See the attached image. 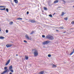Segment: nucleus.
Returning a JSON list of instances; mask_svg holds the SVG:
<instances>
[{
    "label": "nucleus",
    "mask_w": 74,
    "mask_h": 74,
    "mask_svg": "<svg viewBox=\"0 0 74 74\" xmlns=\"http://www.w3.org/2000/svg\"><path fill=\"white\" fill-rule=\"evenodd\" d=\"M12 23H13V22L12 21L9 24L10 25H12Z\"/></svg>",
    "instance_id": "f3484780"
},
{
    "label": "nucleus",
    "mask_w": 74,
    "mask_h": 74,
    "mask_svg": "<svg viewBox=\"0 0 74 74\" xmlns=\"http://www.w3.org/2000/svg\"><path fill=\"white\" fill-rule=\"evenodd\" d=\"M48 57H49V58H50L51 56V54H49L48 55Z\"/></svg>",
    "instance_id": "4be33fe9"
},
{
    "label": "nucleus",
    "mask_w": 74,
    "mask_h": 74,
    "mask_svg": "<svg viewBox=\"0 0 74 74\" xmlns=\"http://www.w3.org/2000/svg\"><path fill=\"white\" fill-rule=\"evenodd\" d=\"M25 37L27 39V40H31V38L29 37V36H28L27 34H26L25 35Z\"/></svg>",
    "instance_id": "39448f33"
},
{
    "label": "nucleus",
    "mask_w": 74,
    "mask_h": 74,
    "mask_svg": "<svg viewBox=\"0 0 74 74\" xmlns=\"http://www.w3.org/2000/svg\"><path fill=\"white\" fill-rule=\"evenodd\" d=\"M62 1L63 2H64V3H66V2L64 1V0H62Z\"/></svg>",
    "instance_id": "f704fd0d"
},
{
    "label": "nucleus",
    "mask_w": 74,
    "mask_h": 74,
    "mask_svg": "<svg viewBox=\"0 0 74 74\" xmlns=\"http://www.w3.org/2000/svg\"><path fill=\"white\" fill-rule=\"evenodd\" d=\"M9 74H12V73H11V72Z\"/></svg>",
    "instance_id": "4c0bfd02"
},
{
    "label": "nucleus",
    "mask_w": 74,
    "mask_h": 74,
    "mask_svg": "<svg viewBox=\"0 0 74 74\" xmlns=\"http://www.w3.org/2000/svg\"><path fill=\"white\" fill-rule=\"evenodd\" d=\"M34 50V49H33V50H32V51H33Z\"/></svg>",
    "instance_id": "79ce46f5"
},
{
    "label": "nucleus",
    "mask_w": 74,
    "mask_h": 74,
    "mask_svg": "<svg viewBox=\"0 0 74 74\" xmlns=\"http://www.w3.org/2000/svg\"><path fill=\"white\" fill-rule=\"evenodd\" d=\"M43 8L45 10H48V9L47 8H45V7H44Z\"/></svg>",
    "instance_id": "4468645a"
},
{
    "label": "nucleus",
    "mask_w": 74,
    "mask_h": 74,
    "mask_svg": "<svg viewBox=\"0 0 74 74\" xmlns=\"http://www.w3.org/2000/svg\"><path fill=\"white\" fill-rule=\"evenodd\" d=\"M12 46V45L11 44H8L6 45V47H7V48H9V47H11Z\"/></svg>",
    "instance_id": "0eeeda50"
},
{
    "label": "nucleus",
    "mask_w": 74,
    "mask_h": 74,
    "mask_svg": "<svg viewBox=\"0 0 74 74\" xmlns=\"http://www.w3.org/2000/svg\"><path fill=\"white\" fill-rule=\"evenodd\" d=\"M59 1L58 0L55 1L54 2V3H58Z\"/></svg>",
    "instance_id": "9b49d317"
},
{
    "label": "nucleus",
    "mask_w": 74,
    "mask_h": 74,
    "mask_svg": "<svg viewBox=\"0 0 74 74\" xmlns=\"http://www.w3.org/2000/svg\"><path fill=\"white\" fill-rule=\"evenodd\" d=\"M10 70L11 72H12V73H13V72H14V70L12 69H10V70Z\"/></svg>",
    "instance_id": "6ab92c4d"
},
{
    "label": "nucleus",
    "mask_w": 74,
    "mask_h": 74,
    "mask_svg": "<svg viewBox=\"0 0 74 74\" xmlns=\"http://www.w3.org/2000/svg\"><path fill=\"white\" fill-rule=\"evenodd\" d=\"M72 24H73V25H74V21H72Z\"/></svg>",
    "instance_id": "7c9ffc66"
},
{
    "label": "nucleus",
    "mask_w": 74,
    "mask_h": 74,
    "mask_svg": "<svg viewBox=\"0 0 74 74\" xmlns=\"http://www.w3.org/2000/svg\"><path fill=\"white\" fill-rule=\"evenodd\" d=\"M49 16H50V17H52V15L51 14H50L49 15Z\"/></svg>",
    "instance_id": "a878e982"
},
{
    "label": "nucleus",
    "mask_w": 74,
    "mask_h": 74,
    "mask_svg": "<svg viewBox=\"0 0 74 74\" xmlns=\"http://www.w3.org/2000/svg\"><path fill=\"white\" fill-rule=\"evenodd\" d=\"M34 33V31H33L32 32L30 33L31 35H32V34H33Z\"/></svg>",
    "instance_id": "5701e85b"
},
{
    "label": "nucleus",
    "mask_w": 74,
    "mask_h": 74,
    "mask_svg": "<svg viewBox=\"0 0 74 74\" xmlns=\"http://www.w3.org/2000/svg\"><path fill=\"white\" fill-rule=\"evenodd\" d=\"M49 6H51V5H49Z\"/></svg>",
    "instance_id": "a19ab883"
},
{
    "label": "nucleus",
    "mask_w": 74,
    "mask_h": 74,
    "mask_svg": "<svg viewBox=\"0 0 74 74\" xmlns=\"http://www.w3.org/2000/svg\"><path fill=\"white\" fill-rule=\"evenodd\" d=\"M72 52H73V53H74V49H73V51Z\"/></svg>",
    "instance_id": "c9c22d12"
},
{
    "label": "nucleus",
    "mask_w": 74,
    "mask_h": 74,
    "mask_svg": "<svg viewBox=\"0 0 74 74\" xmlns=\"http://www.w3.org/2000/svg\"><path fill=\"white\" fill-rule=\"evenodd\" d=\"M52 67H54V68L56 67V66L55 64H52Z\"/></svg>",
    "instance_id": "9d476101"
},
{
    "label": "nucleus",
    "mask_w": 74,
    "mask_h": 74,
    "mask_svg": "<svg viewBox=\"0 0 74 74\" xmlns=\"http://www.w3.org/2000/svg\"><path fill=\"white\" fill-rule=\"evenodd\" d=\"M63 33H66V32H63Z\"/></svg>",
    "instance_id": "e433bc0d"
},
{
    "label": "nucleus",
    "mask_w": 74,
    "mask_h": 74,
    "mask_svg": "<svg viewBox=\"0 0 74 74\" xmlns=\"http://www.w3.org/2000/svg\"><path fill=\"white\" fill-rule=\"evenodd\" d=\"M5 10V8H4L3 9H0V10Z\"/></svg>",
    "instance_id": "a211bd4d"
},
{
    "label": "nucleus",
    "mask_w": 74,
    "mask_h": 74,
    "mask_svg": "<svg viewBox=\"0 0 74 74\" xmlns=\"http://www.w3.org/2000/svg\"><path fill=\"white\" fill-rule=\"evenodd\" d=\"M14 1L15 3H16V4H17V3H18V0H14Z\"/></svg>",
    "instance_id": "ddd939ff"
},
{
    "label": "nucleus",
    "mask_w": 74,
    "mask_h": 74,
    "mask_svg": "<svg viewBox=\"0 0 74 74\" xmlns=\"http://www.w3.org/2000/svg\"><path fill=\"white\" fill-rule=\"evenodd\" d=\"M42 37H43V38H44V37H45V36L44 35H42Z\"/></svg>",
    "instance_id": "c756f323"
},
{
    "label": "nucleus",
    "mask_w": 74,
    "mask_h": 74,
    "mask_svg": "<svg viewBox=\"0 0 74 74\" xmlns=\"http://www.w3.org/2000/svg\"><path fill=\"white\" fill-rule=\"evenodd\" d=\"M17 19H20V20H22V18H17Z\"/></svg>",
    "instance_id": "aec40b11"
},
{
    "label": "nucleus",
    "mask_w": 74,
    "mask_h": 74,
    "mask_svg": "<svg viewBox=\"0 0 74 74\" xmlns=\"http://www.w3.org/2000/svg\"><path fill=\"white\" fill-rule=\"evenodd\" d=\"M4 38L3 36H1L0 37V39H4Z\"/></svg>",
    "instance_id": "2eb2a0df"
},
{
    "label": "nucleus",
    "mask_w": 74,
    "mask_h": 74,
    "mask_svg": "<svg viewBox=\"0 0 74 74\" xmlns=\"http://www.w3.org/2000/svg\"><path fill=\"white\" fill-rule=\"evenodd\" d=\"M2 7H4V6H0V8H1Z\"/></svg>",
    "instance_id": "2f4dec72"
},
{
    "label": "nucleus",
    "mask_w": 74,
    "mask_h": 74,
    "mask_svg": "<svg viewBox=\"0 0 74 74\" xmlns=\"http://www.w3.org/2000/svg\"><path fill=\"white\" fill-rule=\"evenodd\" d=\"M73 53H74L73 52V51L70 54V55H72L73 54Z\"/></svg>",
    "instance_id": "cd10ccee"
},
{
    "label": "nucleus",
    "mask_w": 74,
    "mask_h": 74,
    "mask_svg": "<svg viewBox=\"0 0 74 74\" xmlns=\"http://www.w3.org/2000/svg\"><path fill=\"white\" fill-rule=\"evenodd\" d=\"M6 11L8 12V8H6Z\"/></svg>",
    "instance_id": "b1692460"
},
{
    "label": "nucleus",
    "mask_w": 74,
    "mask_h": 74,
    "mask_svg": "<svg viewBox=\"0 0 74 74\" xmlns=\"http://www.w3.org/2000/svg\"><path fill=\"white\" fill-rule=\"evenodd\" d=\"M10 60H11L9 59L7 61L5 64V66H7V65H8L9 64V63H10Z\"/></svg>",
    "instance_id": "423d86ee"
},
{
    "label": "nucleus",
    "mask_w": 74,
    "mask_h": 74,
    "mask_svg": "<svg viewBox=\"0 0 74 74\" xmlns=\"http://www.w3.org/2000/svg\"><path fill=\"white\" fill-rule=\"evenodd\" d=\"M56 32H59V30H57V29H56Z\"/></svg>",
    "instance_id": "473e14b6"
},
{
    "label": "nucleus",
    "mask_w": 74,
    "mask_h": 74,
    "mask_svg": "<svg viewBox=\"0 0 74 74\" xmlns=\"http://www.w3.org/2000/svg\"><path fill=\"white\" fill-rule=\"evenodd\" d=\"M16 56H18V54H16Z\"/></svg>",
    "instance_id": "ea45409f"
},
{
    "label": "nucleus",
    "mask_w": 74,
    "mask_h": 74,
    "mask_svg": "<svg viewBox=\"0 0 74 74\" xmlns=\"http://www.w3.org/2000/svg\"><path fill=\"white\" fill-rule=\"evenodd\" d=\"M24 42H25L26 43H27V42L25 40H24Z\"/></svg>",
    "instance_id": "393cba45"
},
{
    "label": "nucleus",
    "mask_w": 74,
    "mask_h": 74,
    "mask_svg": "<svg viewBox=\"0 0 74 74\" xmlns=\"http://www.w3.org/2000/svg\"><path fill=\"white\" fill-rule=\"evenodd\" d=\"M34 56H37L38 53V51L37 50H35L34 52Z\"/></svg>",
    "instance_id": "20e7f679"
},
{
    "label": "nucleus",
    "mask_w": 74,
    "mask_h": 74,
    "mask_svg": "<svg viewBox=\"0 0 74 74\" xmlns=\"http://www.w3.org/2000/svg\"><path fill=\"white\" fill-rule=\"evenodd\" d=\"M25 58L26 60H27L29 59V57L27 56H25Z\"/></svg>",
    "instance_id": "f8f14e48"
},
{
    "label": "nucleus",
    "mask_w": 74,
    "mask_h": 74,
    "mask_svg": "<svg viewBox=\"0 0 74 74\" xmlns=\"http://www.w3.org/2000/svg\"><path fill=\"white\" fill-rule=\"evenodd\" d=\"M59 28L61 29H64V27H59Z\"/></svg>",
    "instance_id": "dca6fc26"
},
{
    "label": "nucleus",
    "mask_w": 74,
    "mask_h": 74,
    "mask_svg": "<svg viewBox=\"0 0 74 74\" xmlns=\"http://www.w3.org/2000/svg\"><path fill=\"white\" fill-rule=\"evenodd\" d=\"M64 12H62V15H61L62 16H63V15H64Z\"/></svg>",
    "instance_id": "412c9836"
},
{
    "label": "nucleus",
    "mask_w": 74,
    "mask_h": 74,
    "mask_svg": "<svg viewBox=\"0 0 74 74\" xmlns=\"http://www.w3.org/2000/svg\"><path fill=\"white\" fill-rule=\"evenodd\" d=\"M27 15H28V14H29V12H27Z\"/></svg>",
    "instance_id": "72a5a7b5"
},
{
    "label": "nucleus",
    "mask_w": 74,
    "mask_h": 74,
    "mask_svg": "<svg viewBox=\"0 0 74 74\" xmlns=\"http://www.w3.org/2000/svg\"><path fill=\"white\" fill-rule=\"evenodd\" d=\"M6 32L7 33L8 32V30H6Z\"/></svg>",
    "instance_id": "c85d7f7f"
},
{
    "label": "nucleus",
    "mask_w": 74,
    "mask_h": 74,
    "mask_svg": "<svg viewBox=\"0 0 74 74\" xmlns=\"http://www.w3.org/2000/svg\"><path fill=\"white\" fill-rule=\"evenodd\" d=\"M4 70H5V71H3L1 74H4V73H7V72L8 71V69H7V66L4 67Z\"/></svg>",
    "instance_id": "f03ea898"
},
{
    "label": "nucleus",
    "mask_w": 74,
    "mask_h": 74,
    "mask_svg": "<svg viewBox=\"0 0 74 74\" xmlns=\"http://www.w3.org/2000/svg\"><path fill=\"white\" fill-rule=\"evenodd\" d=\"M65 20H66V21H67V18L66 17L64 18Z\"/></svg>",
    "instance_id": "bb28decb"
},
{
    "label": "nucleus",
    "mask_w": 74,
    "mask_h": 74,
    "mask_svg": "<svg viewBox=\"0 0 74 74\" xmlns=\"http://www.w3.org/2000/svg\"><path fill=\"white\" fill-rule=\"evenodd\" d=\"M55 14V13H54L53 14V15H54Z\"/></svg>",
    "instance_id": "58836bf2"
},
{
    "label": "nucleus",
    "mask_w": 74,
    "mask_h": 74,
    "mask_svg": "<svg viewBox=\"0 0 74 74\" xmlns=\"http://www.w3.org/2000/svg\"><path fill=\"white\" fill-rule=\"evenodd\" d=\"M29 21L31 22V23H35L36 21L34 20L30 19L29 20Z\"/></svg>",
    "instance_id": "6e6552de"
},
{
    "label": "nucleus",
    "mask_w": 74,
    "mask_h": 74,
    "mask_svg": "<svg viewBox=\"0 0 74 74\" xmlns=\"http://www.w3.org/2000/svg\"><path fill=\"white\" fill-rule=\"evenodd\" d=\"M9 70H11L12 69V65H11L9 67Z\"/></svg>",
    "instance_id": "1a4fd4ad"
},
{
    "label": "nucleus",
    "mask_w": 74,
    "mask_h": 74,
    "mask_svg": "<svg viewBox=\"0 0 74 74\" xmlns=\"http://www.w3.org/2000/svg\"><path fill=\"white\" fill-rule=\"evenodd\" d=\"M46 38L49 39V40H53L54 39L53 37L51 35L47 36Z\"/></svg>",
    "instance_id": "f257e3e1"
},
{
    "label": "nucleus",
    "mask_w": 74,
    "mask_h": 74,
    "mask_svg": "<svg viewBox=\"0 0 74 74\" xmlns=\"http://www.w3.org/2000/svg\"><path fill=\"white\" fill-rule=\"evenodd\" d=\"M50 42H51V41H49V40H47L43 42L42 44L43 45H45V44H49V43Z\"/></svg>",
    "instance_id": "7ed1b4c3"
}]
</instances>
